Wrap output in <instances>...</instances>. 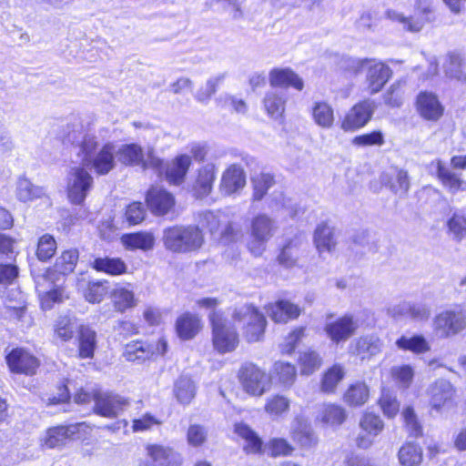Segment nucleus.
<instances>
[{
	"label": "nucleus",
	"mask_w": 466,
	"mask_h": 466,
	"mask_svg": "<svg viewBox=\"0 0 466 466\" xmlns=\"http://www.w3.org/2000/svg\"><path fill=\"white\" fill-rule=\"evenodd\" d=\"M69 133L68 140L78 147L77 157L81 164L98 176L107 175L116 167V147L112 142L105 143L100 148L97 136L91 131Z\"/></svg>",
	"instance_id": "f257e3e1"
},
{
	"label": "nucleus",
	"mask_w": 466,
	"mask_h": 466,
	"mask_svg": "<svg viewBox=\"0 0 466 466\" xmlns=\"http://www.w3.org/2000/svg\"><path fill=\"white\" fill-rule=\"evenodd\" d=\"M342 66L354 75L363 72L366 89L370 95L379 93L392 75L388 65L374 58L349 57L344 59Z\"/></svg>",
	"instance_id": "f03ea898"
},
{
	"label": "nucleus",
	"mask_w": 466,
	"mask_h": 466,
	"mask_svg": "<svg viewBox=\"0 0 466 466\" xmlns=\"http://www.w3.org/2000/svg\"><path fill=\"white\" fill-rule=\"evenodd\" d=\"M204 237L201 230L195 226H174L163 232L165 248L175 253H187L201 248Z\"/></svg>",
	"instance_id": "7ed1b4c3"
},
{
	"label": "nucleus",
	"mask_w": 466,
	"mask_h": 466,
	"mask_svg": "<svg viewBox=\"0 0 466 466\" xmlns=\"http://www.w3.org/2000/svg\"><path fill=\"white\" fill-rule=\"evenodd\" d=\"M116 157L126 166H140L142 168H152L161 174L163 160L158 157L153 147H147L146 151L137 144H125L116 148Z\"/></svg>",
	"instance_id": "20e7f679"
},
{
	"label": "nucleus",
	"mask_w": 466,
	"mask_h": 466,
	"mask_svg": "<svg viewBox=\"0 0 466 466\" xmlns=\"http://www.w3.org/2000/svg\"><path fill=\"white\" fill-rule=\"evenodd\" d=\"M243 390L248 395L260 397L271 388V378L257 364L248 361L241 365L238 373Z\"/></svg>",
	"instance_id": "39448f33"
},
{
	"label": "nucleus",
	"mask_w": 466,
	"mask_h": 466,
	"mask_svg": "<svg viewBox=\"0 0 466 466\" xmlns=\"http://www.w3.org/2000/svg\"><path fill=\"white\" fill-rule=\"evenodd\" d=\"M209 319L215 350L221 354L235 350L238 345V335L233 325L220 312H212Z\"/></svg>",
	"instance_id": "423d86ee"
},
{
	"label": "nucleus",
	"mask_w": 466,
	"mask_h": 466,
	"mask_svg": "<svg viewBox=\"0 0 466 466\" xmlns=\"http://www.w3.org/2000/svg\"><path fill=\"white\" fill-rule=\"evenodd\" d=\"M277 229L276 222L266 214L255 216L250 223L249 238L247 247L256 257L261 256L267 248V243L274 236Z\"/></svg>",
	"instance_id": "0eeeda50"
},
{
	"label": "nucleus",
	"mask_w": 466,
	"mask_h": 466,
	"mask_svg": "<svg viewBox=\"0 0 466 466\" xmlns=\"http://www.w3.org/2000/svg\"><path fill=\"white\" fill-rule=\"evenodd\" d=\"M233 319L238 324L242 325L243 336L248 342H257L263 338L266 319L252 305H243L237 308Z\"/></svg>",
	"instance_id": "6e6552de"
},
{
	"label": "nucleus",
	"mask_w": 466,
	"mask_h": 466,
	"mask_svg": "<svg viewBox=\"0 0 466 466\" xmlns=\"http://www.w3.org/2000/svg\"><path fill=\"white\" fill-rule=\"evenodd\" d=\"M94 178L81 163L70 168L66 177V193L69 201L82 204L93 187Z\"/></svg>",
	"instance_id": "1a4fd4ad"
},
{
	"label": "nucleus",
	"mask_w": 466,
	"mask_h": 466,
	"mask_svg": "<svg viewBox=\"0 0 466 466\" xmlns=\"http://www.w3.org/2000/svg\"><path fill=\"white\" fill-rule=\"evenodd\" d=\"M433 329L441 338L453 337L466 329V310L455 307L439 313L433 320Z\"/></svg>",
	"instance_id": "9d476101"
},
{
	"label": "nucleus",
	"mask_w": 466,
	"mask_h": 466,
	"mask_svg": "<svg viewBox=\"0 0 466 466\" xmlns=\"http://www.w3.org/2000/svg\"><path fill=\"white\" fill-rule=\"evenodd\" d=\"M360 326V314L346 313L334 320L328 321L324 330L333 343L339 344L351 338Z\"/></svg>",
	"instance_id": "9b49d317"
},
{
	"label": "nucleus",
	"mask_w": 466,
	"mask_h": 466,
	"mask_svg": "<svg viewBox=\"0 0 466 466\" xmlns=\"http://www.w3.org/2000/svg\"><path fill=\"white\" fill-rule=\"evenodd\" d=\"M431 0H417L415 15L407 17L395 10H389L387 16L393 22L399 23L403 29L410 32L420 31L426 23L431 20Z\"/></svg>",
	"instance_id": "f8f14e48"
},
{
	"label": "nucleus",
	"mask_w": 466,
	"mask_h": 466,
	"mask_svg": "<svg viewBox=\"0 0 466 466\" xmlns=\"http://www.w3.org/2000/svg\"><path fill=\"white\" fill-rule=\"evenodd\" d=\"M360 429L355 442L360 449H369L374 443L375 438L384 429V423L380 417L373 412H364L360 420Z\"/></svg>",
	"instance_id": "ddd939ff"
},
{
	"label": "nucleus",
	"mask_w": 466,
	"mask_h": 466,
	"mask_svg": "<svg viewBox=\"0 0 466 466\" xmlns=\"http://www.w3.org/2000/svg\"><path fill=\"white\" fill-rule=\"evenodd\" d=\"M94 401L95 412L109 419L117 417L128 406L126 398L111 392L96 391Z\"/></svg>",
	"instance_id": "4468645a"
},
{
	"label": "nucleus",
	"mask_w": 466,
	"mask_h": 466,
	"mask_svg": "<svg viewBox=\"0 0 466 466\" xmlns=\"http://www.w3.org/2000/svg\"><path fill=\"white\" fill-rule=\"evenodd\" d=\"M147 459L140 466H181L182 457L167 446L151 444L146 448Z\"/></svg>",
	"instance_id": "2eb2a0df"
},
{
	"label": "nucleus",
	"mask_w": 466,
	"mask_h": 466,
	"mask_svg": "<svg viewBox=\"0 0 466 466\" xmlns=\"http://www.w3.org/2000/svg\"><path fill=\"white\" fill-rule=\"evenodd\" d=\"M5 359L9 370L14 373L32 376L39 367L38 359L24 348L12 350Z\"/></svg>",
	"instance_id": "dca6fc26"
},
{
	"label": "nucleus",
	"mask_w": 466,
	"mask_h": 466,
	"mask_svg": "<svg viewBox=\"0 0 466 466\" xmlns=\"http://www.w3.org/2000/svg\"><path fill=\"white\" fill-rule=\"evenodd\" d=\"M375 106L370 100H365L356 104L345 115L341 128L344 131H355L366 126L370 120Z\"/></svg>",
	"instance_id": "f3484780"
},
{
	"label": "nucleus",
	"mask_w": 466,
	"mask_h": 466,
	"mask_svg": "<svg viewBox=\"0 0 466 466\" xmlns=\"http://www.w3.org/2000/svg\"><path fill=\"white\" fill-rule=\"evenodd\" d=\"M85 426L84 423L49 428L40 439V446L44 449H55L65 445L67 440L75 437Z\"/></svg>",
	"instance_id": "a211bd4d"
},
{
	"label": "nucleus",
	"mask_w": 466,
	"mask_h": 466,
	"mask_svg": "<svg viewBox=\"0 0 466 466\" xmlns=\"http://www.w3.org/2000/svg\"><path fill=\"white\" fill-rule=\"evenodd\" d=\"M217 171L218 168L214 163H206L196 170L191 189L196 198H202L211 193L217 178Z\"/></svg>",
	"instance_id": "6ab92c4d"
},
{
	"label": "nucleus",
	"mask_w": 466,
	"mask_h": 466,
	"mask_svg": "<svg viewBox=\"0 0 466 466\" xmlns=\"http://www.w3.org/2000/svg\"><path fill=\"white\" fill-rule=\"evenodd\" d=\"M246 186V173L238 164L228 166L222 173L219 189L227 196L238 193Z\"/></svg>",
	"instance_id": "aec40b11"
},
{
	"label": "nucleus",
	"mask_w": 466,
	"mask_h": 466,
	"mask_svg": "<svg viewBox=\"0 0 466 466\" xmlns=\"http://www.w3.org/2000/svg\"><path fill=\"white\" fill-rule=\"evenodd\" d=\"M416 106L420 116L426 120L437 121L443 115L444 108L432 92H420L417 96Z\"/></svg>",
	"instance_id": "412c9836"
},
{
	"label": "nucleus",
	"mask_w": 466,
	"mask_h": 466,
	"mask_svg": "<svg viewBox=\"0 0 466 466\" xmlns=\"http://www.w3.org/2000/svg\"><path fill=\"white\" fill-rule=\"evenodd\" d=\"M49 272L46 271V274L35 276V289L38 292L41 308L44 310H47L52 309L55 303L60 302L63 299L64 291L59 289H52L48 291L45 289V284H47V287L51 286V282L49 280L50 276Z\"/></svg>",
	"instance_id": "4be33fe9"
},
{
	"label": "nucleus",
	"mask_w": 466,
	"mask_h": 466,
	"mask_svg": "<svg viewBox=\"0 0 466 466\" xmlns=\"http://www.w3.org/2000/svg\"><path fill=\"white\" fill-rule=\"evenodd\" d=\"M267 314L272 320L278 323H286L290 319H297L300 313V308L289 300L279 299L266 307Z\"/></svg>",
	"instance_id": "5701e85b"
},
{
	"label": "nucleus",
	"mask_w": 466,
	"mask_h": 466,
	"mask_svg": "<svg viewBox=\"0 0 466 466\" xmlns=\"http://www.w3.org/2000/svg\"><path fill=\"white\" fill-rule=\"evenodd\" d=\"M147 203L152 213L161 216L167 214L174 206V197L167 190L153 187L147 195Z\"/></svg>",
	"instance_id": "b1692460"
},
{
	"label": "nucleus",
	"mask_w": 466,
	"mask_h": 466,
	"mask_svg": "<svg viewBox=\"0 0 466 466\" xmlns=\"http://www.w3.org/2000/svg\"><path fill=\"white\" fill-rule=\"evenodd\" d=\"M431 167L435 169L442 186L450 193L454 195L459 191L466 190V181L462 180L459 174L446 167L441 160L432 161Z\"/></svg>",
	"instance_id": "393cba45"
},
{
	"label": "nucleus",
	"mask_w": 466,
	"mask_h": 466,
	"mask_svg": "<svg viewBox=\"0 0 466 466\" xmlns=\"http://www.w3.org/2000/svg\"><path fill=\"white\" fill-rule=\"evenodd\" d=\"M191 166V157L187 154H179L170 161L165 169L167 180L173 185H180Z\"/></svg>",
	"instance_id": "a878e982"
},
{
	"label": "nucleus",
	"mask_w": 466,
	"mask_h": 466,
	"mask_svg": "<svg viewBox=\"0 0 466 466\" xmlns=\"http://www.w3.org/2000/svg\"><path fill=\"white\" fill-rule=\"evenodd\" d=\"M382 341L375 334H368L355 340L354 354L361 360H369L378 355L382 350Z\"/></svg>",
	"instance_id": "bb28decb"
},
{
	"label": "nucleus",
	"mask_w": 466,
	"mask_h": 466,
	"mask_svg": "<svg viewBox=\"0 0 466 466\" xmlns=\"http://www.w3.org/2000/svg\"><path fill=\"white\" fill-rule=\"evenodd\" d=\"M271 86L293 87L301 91L304 87L303 80L289 68H275L269 73Z\"/></svg>",
	"instance_id": "cd10ccee"
},
{
	"label": "nucleus",
	"mask_w": 466,
	"mask_h": 466,
	"mask_svg": "<svg viewBox=\"0 0 466 466\" xmlns=\"http://www.w3.org/2000/svg\"><path fill=\"white\" fill-rule=\"evenodd\" d=\"M235 432L245 441L243 450L247 454H261L264 452L262 440L248 425L237 423Z\"/></svg>",
	"instance_id": "c85d7f7f"
},
{
	"label": "nucleus",
	"mask_w": 466,
	"mask_h": 466,
	"mask_svg": "<svg viewBox=\"0 0 466 466\" xmlns=\"http://www.w3.org/2000/svg\"><path fill=\"white\" fill-rule=\"evenodd\" d=\"M429 394L431 396L430 401L431 407L439 410L441 407L445 406L451 400L454 390L449 381L441 380L430 387Z\"/></svg>",
	"instance_id": "c756f323"
},
{
	"label": "nucleus",
	"mask_w": 466,
	"mask_h": 466,
	"mask_svg": "<svg viewBox=\"0 0 466 466\" xmlns=\"http://www.w3.org/2000/svg\"><path fill=\"white\" fill-rule=\"evenodd\" d=\"M15 197L19 201L27 203L46 197V192L43 187L34 185L28 178L21 177L16 182Z\"/></svg>",
	"instance_id": "7c9ffc66"
},
{
	"label": "nucleus",
	"mask_w": 466,
	"mask_h": 466,
	"mask_svg": "<svg viewBox=\"0 0 466 466\" xmlns=\"http://www.w3.org/2000/svg\"><path fill=\"white\" fill-rule=\"evenodd\" d=\"M400 350L410 351L413 354H424L431 350L430 343L423 335H402L395 342Z\"/></svg>",
	"instance_id": "2f4dec72"
},
{
	"label": "nucleus",
	"mask_w": 466,
	"mask_h": 466,
	"mask_svg": "<svg viewBox=\"0 0 466 466\" xmlns=\"http://www.w3.org/2000/svg\"><path fill=\"white\" fill-rule=\"evenodd\" d=\"M155 236L151 232L140 231L137 233L125 234L121 242L127 249L151 250L155 246Z\"/></svg>",
	"instance_id": "473e14b6"
},
{
	"label": "nucleus",
	"mask_w": 466,
	"mask_h": 466,
	"mask_svg": "<svg viewBox=\"0 0 466 466\" xmlns=\"http://www.w3.org/2000/svg\"><path fill=\"white\" fill-rule=\"evenodd\" d=\"M263 108L266 114L274 120H279L283 117L286 106V98L284 95L277 91H268L263 98Z\"/></svg>",
	"instance_id": "72a5a7b5"
},
{
	"label": "nucleus",
	"mask_w": 466,
	"mask_h": 466,
	"mask_svg": "<svg viewBox=\"0 0 466 466\" xmlns=\"http://www.w3.org/2000/svg\"><path fill=\"white\" fill-rule=\"evenodd\" d=\"M292 438L303 448H311L318 442L310 425L301 418H296L291 429Z\"/></svg>",
	"instance_id": "f704fd0d"
},
{
	"label": "nucleus",
	"mask_w": 466,
	"mask_h": 466,
	"mask_svg": "<svg viewBox=\"0 0 466 466\" xmlns=\"http://www.w3.org/2000/svg\"><path fill=\"white\" fill-rule=\"evenodd\" d=\"M111 299L116 311L125 312L137 305L134 292L127 286H116L111 292Z\"/></svg>",
	"instance_id": "c9c22d12"
},
{
	"label": "nucleus",
	"mask_w": 466,
	"mask_h": 466,
	"mask_svg": "<svg viewBox=\"0 0 466 466\" xmlns=\"http://www.w3.org/2000/svg\"><path fill=\"white\" fill-rule=\"evenodd\" d=\"M272 372L278 383L285 389H289L297 378L296 366L281 360L273 364Z\"/></svg>",
	"instance_id": "e433bc0d"
},
{
	"label": "nucleus",
	"mask_w": 466,
	"mask_h": 466,
	"mask_svg": "<svg viewBox=\"0 0 466 466\" xmlns=\"http://www.w3.org/2000/svg\"><path fill=\"white\" fill-rule=\"evenodd\" d=\"M196 385L192 379L181 375L174 383L173 391L176 399L181 404L187 405L191 402L196 395Z\"/></svg>",
	"instance_id": "4c0bfd02"
},
{
	"label": "nucleus",
	"mask_w": 466,
	"mask_h": 466,
	"mask_svg": "<svg viewBox=\"0 0 466 466\" xmlns=\"http://www.w3.org/2000/svg\"><path fill=\"white\" fill-rule=\"evenodd\" d=\"M201 329L200 319L193 314L185 313L177 320V332L183 339H190Z\"/></svg>",
	"instance_id": "58836bf2"
},
{
	"label": "nucleus",
	"mask_w": 466,
	"mask_h": 466,
	"mask_svg": "<svg viewBox=\"0 0 466 466\" xmlns=\"http://www.w3.org/2000/svg\"><path fill=\"white\" fill-rule=\"evenodd\" d=\"M290 408V400L281 394H275L267 399L264 410L273 420H278L287 414Z\"/></svg>",
	"instance_id": "ea45409f"
},
{
	"label": "nucleus",
	"mask_w": 466,
	"mask_h": 466,
	"mask_svg": "<svg viewBox=\"0 0 466 466\" xmlns=\"http://www.w3.org/2000/svg\"><path fill=\"white\" fill-rule=\"evenodd\" d=\"M79 356L82 359H90L94 356L96 346V333L88 326H81L78 336Z\"/></svg>",
	"instance_id": "a19ab883"
},
{
	"label": "nucleus",
	"mask_w": 466,
	"mask_h": 466,
	"mask_svg": "<svg viewBox=\"0 0 466 466\" xmlns=\"http://www.w3.org/2000/svg\"><path fill=\"white\" fill-rule=\"evenodd\" d=\"M268 208L273 213L283 211L284 215L289 217H294L298 212L297 205L291 198L285 197L282 192H274L271 195Z\"/></svg>",
	"instance_id": "79ce46f5"
},
{
	"label": "nucleus",
	"mask_w": 466,
	"mask_h": 466,
	"mask_svg": "<svg viewBox=\"0 0 466 466\" xmlns=\"http://www.w3.org/2000/svg\"><path fill=\"white\" fill-rule=\"evenodd\" d=\"M345 370L340 364H334L322 375L320 390L324 393H333L338 384L343 380Z\"/></svg>",
	"instance_id": "37998d69"
},
{
	"label": "nucleus",
	"mask_w": 466,
	"mask_h": 466,
	"mask_svg": "<svg viewBox=\"0 0 466 466\" xmlns=\"http://www.w3.org/2000/svg\"><path fill=\"white\" fill-rule=\"evenodd\" d=\"M398 460L401 466H419L422 461V450L415 443L407 442L400 447Z\"/></svg>",
	"instance_id": "c03bdc74"
},
{
	"label": "nucleus",
	"mask_w": 466,
	"mask_h": 466,
	"mask_svg": "<svg viewBox=\"0 0 466 466\" xmlns=\"http://www.w3.org/2000/svg\"><path fill=\"white\" fill-rule=\"evenodd\" d=\"M314 242L319 252L330 251L336 245L333 228L326 223L318 225L314 233Z\"/></svg>",
	"instance_id": "a18cd8bd"
},
{
	"label": "nucleus",
	"mask_w": 466,
	"mask_h": 466,
	"mask_svg": "<svg viewBox=\"0 0 466 466\" xmlns=\"http://www.w3.org/2000/svg\"><path fill=\"white\" fill-rule=\"evenodd\" d=\"M274 177L269 173L260 172L252 176V200L260 201L265 197L268 190L274 185Z\"/></svg>",
	"instance_id": "49530a36"
},
{
	"label": "nucleus",
	"mask_w": 466,
	"mask_h": 466,
	"mask_svg": "<svg viewBox=\"0 0 466 466\" xmlns=\"http://www.w3.org/2000/svg\"><path fill=\"white\" fill-rule=\"evenodd\" d=\"M370 390L368 386L363 382H356L350 385L344 393V401L353 407L361 406L369 399Z\"/></svg>",
	"instance_id": "de8ad7c7"
},
{
	"label": "nucleus",
	"mask_w": 466,
	"mask_h": 466,
	"mask_svg": "<svg viewBox=\"0 0 466 466\" xmlns=\"http://www.w3.org/2000/svg\"><path fill=\"white\" fill-rule=\"evenodd\" d=\"M312 117L318 126L330 128L334 122L333 108L327 102H316L312 107Z\"/></svg>",
	"instance_id": "09e8293b"
},
{
	"label": "nucleus",
	"mask_w": 466,
	"mask_h": 466,
	"mask_svg": "<svg viewBox=\"0 0 466 466\" xmlns=\"http://www.w3.org/2000/svg\"><path fill=\"white\" fill-rule=\"evenodd\" d=\"M93 267L110 275H121L127 271L125 262L117 258H97L93 261Z\"/></svg>",
	"instance_id": "8fccbe9b"
},
{
	"label": "nucleus",
	"mask_w": 466,
	"mask_h": 466,
	"mask_svg": "<svg viewBox=\"0 0 466 466\" xmlns=\"http://www.w3.org/2000/svg\"><path fill=\"white\" fill-rule=\"evenodd\" d=\"M155 352L144 342L141 341H134L128 343L124 351V356L127 361H140L148 359Z\"/></svg>",
	"instance_id": "3c124183"
},
{
	"label": "nucleus",
	"mask_w": 466,
	"mask_h": 466,
	"mask_svg": "<svg viewBox=\"0 0 466 466\" xmlns=\"http://www.w3.org/2000/svg\"><path fill=\"white\" fill-rule=\"evenodd\" d=\"M322 359L315 350L301 352L299 358V365L302 375H311L319 369Z\"/></svg>",
	"instance_id": "603ef678"
},
{
	"label": "nucleus",
	"mask_w": 466,
	"mask_h": 466,
	"mask_svg": "<svg viewBox=\"0 0 466 466\" xmlns=\"http://www.w3.org/2000/svg\"><path fill=\"white\" fill-rule=\"evenodd\" d=\"M109 286L107 281H89L83 291L86 301L99 303L108 293Z\"/></svg>",
	"instance_id": "864d4df0"
},
{
	"label": "nucleus",
	"mask_w": 466,
	"mask_h": 466,
	"mask_svg": "<svg viewBox=\"0 0 466 466\" xmlns=\"http://www.w3.org/2000/svg\"><path fill=\"white\" fill-rule=\"evenodd\" d=\"M321 420L329 425H340L347 417L345 410L336 404H325L320 411Z\"/></svg>",
	"instance_id": "5fc2aeb1"
},
{
	"label": "nucleus",
	"mask_w": 466,
	"mask_h": 466,
	"mask_svg": "<svg viewBox=\"0 0 466 466\" xmlns=\"http://www.w3.org/2000/svg\"><path fill=\"white\" fill-rule=\"evenodd\" d=\"M78 252L76 249L64 251L59 258H56L55 270L62 275L71 273L77 262Z\"/></svg>",
	"instance_id": "6e6d98bb"
},
{
	"label": "nucleus",
	"mask_w": 466,
	"mask_h": 466,
	"mask_svg": "<svg viewBox=\"0 0 466 466\" xmlns=\"http://www.w3.org/2000/svg\"><path fill=\"white\" fill-rule=\"evenodd\" d=\"M293 451L292 446L282 438H273L264 445V452L271 457L287 456Z\"/></svg>",
	"instance_id": "4d7b16f0"
},
{
	"label": "nucleus",
	"mask_w": 466,
	"mask_h": 466,
	"mask_svg": "<svg viewBox=\"0 0 466 466\" xmlns=\"http://www.w3.org/2000/svg\"><path fill=\"white\" fill-rule=\"evenodd\" d=\"M56 248V241L52 235H43L37 242L36 256L38 259L42 261L48 260L55 255Z\"/></svg>",
	"instance_id": "13d9d810"
},
{
	"label": "nucleus",
	"mask_w": 466,
	"mask_h": 466,
	"mask_svg": "<svg viewBox=\"0 0 466 466\" xmlns=\"http://www.w3.org/2000/svg\"><path fill=\"white\" fill-rule=\"evenodd\" d=\"M461 64L462 57L461 54L456 52L449 53L443 63L446 76L451 78L461 79L462 76Z\"/></svg>",
	"instance_id": "bf43d9fd"
},
{
	"label": "nucleus",
	"mask_w": 466,
	"mask_h": 466,
	"mask_svg": "<svg viewBox=\"0 0 466 466\" xmlns=\"http://www.w3.org/2000/svg\"><path fill=\"white\" fill-rule=\"evenodd\" d=\"M352 145L358 147H381L385 143L384 135L380 130L356 136L352 139Z\"/></svg>",
	"instance_id": "052dcab7"
},
{
	"label": "nucleus",
	"mask_w": 466,
	"mask_h": 466,
	"mask_svg": "<svg viewBox=\"0 0 466 466\" xmlns=\"http://www.w3.org/2000/svg\"><path fill=\"white\" fill-rule=\"evenodd\" d=\"M392 379L402 388H409L414 377V370L410 365L393 366L390 370Z\"/></svg>",
	"instance_id": "680f3d73"
},
{
	"label": "nucleus",
	"mask_w": 466,
	"mask_h": 466,
	"mask_svg": "<svg viewBox=\"0 0 466 466\" xmlns=\"http://www.w3.org/2000/svg\"><path fill=\"white\" fill-rule=\"evenodd\" d=\"M449 233L456 240L466 236V217L461 213H454L448 220Z\"/></svg>",
	"instance_id": "e2e57ef3"
},
{
	"label": "nucleus",
	"mask_w": 466,
	"mask_h": 466,
	"mask_svg": "<svg viewBox=\"0 0 466 466\" xmlns=\"http://www.w3.org/2000/svg\"><path fill=\"white\" fill-rule=\"evenodd\" d=\"M224 74H219L210 77L207 81L206 86L196 93L195 98L201 103L208 101L212 95L215 94L217 86L224 80Z\"/></svg>",
	"instance_id": "0e129e2a"
},
{
	"label": "nucleus",
	"mask_w": 466,
	"mask_h": 466,
	"mask_svg": "<svg viewBox=\"0 0 466 466\" xmlns=\"http://www.w3.org/2000/svg\"><path fill=\"white\" fill-rule=\"evenodd\" d=\"M380 405L385 416L393 418L400 410V403L395 395L389 390H383L380 399Z\"/></svg>",
	"instance_id": "69168bd1"
},
{
	"label": "nucleus",
	"mask_w": 466,
	"mask_h": 466,
	"mask_svg": "<svg viewBox=\"0 0 466 466\" xmlns=\"http://www.w3.org/2000/svg\"><path fill=\"white\" fill-rule=\"evenodd\" d=\"M55 332L62 340L67 341L73 338L75 332V323L67 317H60L56 323Z\"/></svg>",
	"instance_id": "338daca9"
},
{
	"label": "nucleus",
	"mask_w": 466,
	"mask_h": 466,
	"mask_svg": "<svg viewBox=\"0 0 466 466\" xmlns=\"http://www.w3.org/2000/svg\"><path fill=\"white\" fill-rule=\"evenodd\" d=\"M305 329L300 327L291 331L279 345L280 350L283 354H291L298 343L304 337Z\"/></svg>",
	"instance_id": "774afa93"
}]
</instances>
